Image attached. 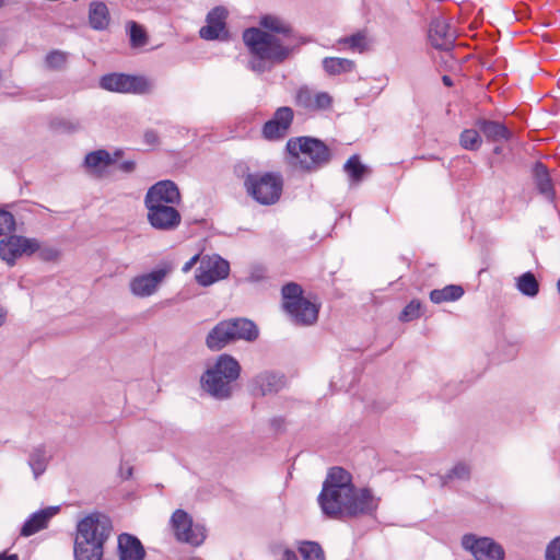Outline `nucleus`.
Wrapping results in <instances>:
<instances>
[{
    "label": "nucleus",
    "mask_w": 560,
    "mask_h": 560,
    "mask_svg": "<svg viewBox=\"0 0 560 560\" xmlns=\"http://www.w3.org/2000/svg\"><path fill=\"white\" fill-rule=\"evenodd\" d=\"M260 26L266 31L252 27L243 33V40L252 54L248 67L257 73L282 63L298 46L291 26L280 18L265 15L260 20Z\"/></svg>",
    "instance_id": "1"
},
{
    "label": "nucleus",
    "mask_w": 560,
    "mask_h": 560,
    "mask_svg": "<svg viewBox=\"0 0 560 560\" xmlns=\"http://www.w3.org/2000/svg\"><path fill=\"white\" fill-rule=\"evenodd\" d=\"M180 192L172 180H160L152 185L144 197L147 220L158 231H174L182 223L180 212L176 206L180 203Z\"/></svg>",
    "instance_id": "2"
},
{
    "label": "nucleus",
    "mask_w": 560,
    "mask_h": 560,
    "mask_svg": "<svg viewBox=\"0 0 560 560\" xmlns=\"http://www.w3.org/2000/svg\"><path fill=\"white\" fill-rule=\"evenodd\" d=\"M110 530V520L100 513L90 514L80 521L74 541L75 560H101L103 545Z\"/></svg>",
    "instance_id": "3"
},
{
    "label": "nucleus",
    "mask_w": 560,
    "mask_h": 560,
    "mask_svg": "<svg viewBox=\"0 0 560 560\" xmlns=\"http://www.w3.org/2000/svg\"><path fill=\"white\" fill-rule=\"evenodd\" d=\"M285 148L289 163L306 172L317 171L331 159L329 148L322 140L312 137L291 138Z\"/></svg>",
    "instance_id": "4"
},
{
    "label": "nucleus",
    "mask_w": 560,
    "mask_h": 560,
    "mask_svg": "<svg viewBox=\"0 0 560 560\" xmlns=\"http://www.w3.org/2000/svg\"><path fill=\"white\" fill-rule=\"evenodd\" d=\"M259 337L257 325L246 317H233L219 322L207 335L206 346L211 351H220L238 340L254 342Z\"/></svg>",
    "instance_id": "5"
},
{
    "label": "nucleus",
    "mask_w": 560,
    "mask_h": 560,
    "mask_svg": "<svg viewBox=\"0 0 560 560\" xmlns=\"http://www.w3.org/2000/svg\"><path fill=\"white\" fill-rule=\"evenodd\" d=\"M241 373V365L232 355L223 353L201 376L202 388L217 399H226L232 395V383Z\"/></svg>",
    "instance_id": "6"
},
{
    "label": "nucleus",
    "mask_w": 560,
    "mask_h": 560,
    "mask_svg": "<svg viewBox=\"0 0 560 560\" xmlns=\"http://www.w3.org/2000/svg\"><path fill=\"white\" fill-rule=\"evenodd\" d=\"M244 186L247 194L257 202L273 205L281 196L283 180L277 173H255L245 177Z\"/></svg>",
    "instance_id": "7"
},
{
    "label": "nucleus",
    "mask_w": 560,
    "mask_h": 560,
    "mask_svg": "<svg viewBox=\"0 0 560 560\" xmlns=\"http://www.w3.org/2000/svg\"><path fill=\"white\" fill-rule=\"evenodd\" d=\"M171 264H162L150 272L133 277L129 282L130 293L140 299L154 295L168 275L172 272Z\"/></svg>",
    "instance_id": "8"
},
{
    "label": "nucleus",
    "mask_w": 560,
    "mask_h": 560,
    "mask_svg": "<svg viewBox=\"0 0 560 560\" xmlns=\"http://www.w3.org/2000/svg\"><path fill=\"white\" fill-rule=\"evenodd\" d=\"M171 527L176 540L189 544L194 547L200 546L206 539V528L200 524H194L189 514L178 509L171 517Z\"/></svg>",
    "instance_id": "9"
},
{
    "label": "nucleus",
    "mask_w": 560,
    "mask_h": 560,
    "mask_svg": "<svg viewBox=\"0 0 560 560\" xmlns=\"http://www.w3.org/2000/svg\"><path fill=\"white\" fill-rule=\"evenodd\" d=\"M102 89L118 93L144 94L152 90L151 82L144 77L124 73H109L101 78Z\"/></svg>",
    "instance_id": "10"
},
{
    "label": "nucleus",
    "mask_w": 560,
    "mask_h": 560,
    "mask_svg": "<svg viewBox=\"0 0 560 560\" xmlns=\"http://www.w3.org/2000/svg\"><path fill=\"white\" fill-rule=\"evenodd\" d=\"M462 547L476 560H504L503 547L490 537L465 534L462 537Z\"/></svg>",
    "instance_id": "11"
},
{
    "label": "nucleus",
    "mask_w": 560,
    "mask_h": 560,
    "mask_svg": "<svg viewBox=\"0 0 560 560\" xmlns=\"http://www.w3.org/2000/svg\"><path fill=\"white\" fill-rule=\"evenodd\" d=\"M39 249L40 245L36 238L10 235L0 241V258L9 266H13L23 255L31 256Z\"/></svg>",
    "instance_id": "12"
},
{
    "label": "nucleus",
    "mask_w": 560,
    "mask_h": 560,
    "mask_svg": "<svg viewBox=\"0 0 560 560\" xmlns=\"http://www.w3.org/2000/svg\"><path fill=\"white\" fill-rule=\"evenodd\" d=\"M347 502L346 517L371 516L377 511L381 498L369 488L353 487Z\"/></svg>",
    "instance_id": "13"
},
{
    "label": "nucleus",
    "mask_w": 560,
    "mask_h": 560,
    "mask_svg": "<svg viewBox=\"0 0 560 560\" xmlns=\"http://www.w3.org/2000/svg\"><path fill=\"white\" fill-rule=\"evenodd\" d=\"M230 264L218 255L203 256L200 259V266L196 271V281L208 287L229 276Z\"/></svg>",
    "instance_id": "14"
},
{
    "label": "nucleus",
    "mask_w": 560,
    "mask_h": 560,
    "mask_svg": "<svg viewBox=\"0 0 560 560\" xmlns=\"http://www.w3.org/2000/svg\"><path fill=\"white\" fill-rule=\"evenodd\" d=\"M351 492L329 490L322 488L317 498L322 512L329 518L343 520L346 518V509L348 499Z\"/></svg>",
    "instance_id": "15"
},
{
    "label": "nucleus",
    "mask_w": 560,
    "mask_h": 560,
    "mask_svg": "<svg viewBox=\"0 0 560 560\" xmlns=\"http://www.w3.org/2000/svg\"><path fill=\"white\" fill-rule=\"evenodd\" d=\"M228 10L223 7L213 8L206 18V25L199 31L201 38L207 40L225 39L228 37Z\"/></svg>",
    "instance_id": "16"
},
{
    "label": "nucleus",
    "mask_w": 560,
    "mask_h": 560,
    "mask_svg": "<svg viewBox=\"0 0 560 560\" xmlns=\"http://www.w3.org/2000/svg\"><path fill=\"white\" fill-rule=\"evenodd\" d=\"M294 113L291 107H279L273 117L265 122L262 127V135L268 140H278L283 138L293 121Z\"/></svg>",
    "instance_id": "17"
},
{
    "label": "nucleus",
    "mask_w": 560,
    "mask_h": 560,
    "mask_svg": "<svg viewBox=\"0 0 560 560\" xmlns=\"http://www.w3.org/2000/svg\"><path fill=\"white\" fill-rule=\"evenodd\" d=\"M296 106L306 110H326L332 106V97L327 92H315L304 85L298 89L294 97Z\"/></svg>",
    "instance_id": "18"
},
{
    "label": "nucleus",
    "mask_w": 560,
    "mask_h": 560,
    "mask_svg": "<svg viewBox=\"0 0 560 560\" xmlns=\"http://www.w3.org/2000/svg\"><path fill=\"white\" fill-rule=\"evenodd\" d=\"M429 38L435 48L448 51L454 46L455 31L444 19L435 18L430 25Z\"/></svg>",
    "instance_id": "19"
},
{
    "label": "nucleus",
    "mask_w": 560,
    "mask_h": 560,
    "mask_svg": "<svg viewBox=\"0 0 560 560\" xmlns=\"http://www.w3.org/2000/svg\"><path fill=\"white\" fill-rule=\"evenodd\" d=\"M285 312L295 324L313 325L318 318L319 305L304 299L298 304L290 303Z\"/></svg>",
    "instance_id": "20"
},
{
    "label": "nucleus",
    "mask_w": 560,
    "mask_h": 560,
    "mask_svg": "<svg viewBox=\"0 0 560 560\" xmlns=\"http://www.w3.org/2000/svg\"><path fill=\"white\" fill-rule=\"evenodd\" d=\"M119 150L110 154L106 150H96L86 154L84 165L89 171L97 176H102L108 166L114 165L120 156Z\"/></svg>",
    "instance_id": "21"
},
{
    "label": "nucleus",
    "mask_w": 560,
    "mask_h": 560,
    "mask_svg": "<svg viewBox=\"0 0 560 560\" xmlns=\"http://www.w3.org/2000/svg\"><path fill=\"white\" fill-rule=\"evenodd\" d=\"M252 386L254 394L265 396L279 392L284 386V377L278 373L265 371L254 377Z\"/></svg>",
    "instance_id": "22"
},
{
    "label": "nucleus",
    "mask_w": 560,
    "mask_h": 560,
    "mask_svg": "<svg viewBox=\"0 0 560 560\" xmlns=\"http://www.w3.org/2000/svg\"><path fill=\"white\" fill-rule=\"evenodd\" d=\"M119 560H143L145 550L141 541L130 534H121L118 537Z\"/></svg>",
    "instance_id": "23"
},
{
    "label": "nucleus",
    "mask_w": 560,
    "mask_h": 560,
    "mask_svg": "<svg viewBox=\"0 0 560 560\" xmlns=\"http://www.w3.org/2000/svg\"><path fill=\"white\" fill-rule=\"evenodd\" d=\"M58 512V508H47L32 514L24 523L21 535L24 537L32 536L47 527L48 521Z\"/></svg>",
    "instance_id": "24"
},
{
    "label": "nucleus",
    "mask_w": 560,
    "mask_h": 560,
    "mask_svg": "<svg viewBox=\"0 0 560 560\" xmlns=\"http://www.w3.org/2000/svg\"><path fill=\"white\" fill-rule=\"evenodd\" d=\"M353 487L352 476L341 467L330 468L323 483V488L347 492H351Z\"/></svg>",
    "instance_id": "25"
},
{
    "label": "nucleus",
    "mask_w": 560,
    "mask_h": 560,
    "mask_svg": "<svg viewBox=\"0 0 560 560\" xmlns=\"http://www.w3.org/2000/svg\"><path fill=\"white\" fill-rule=\"evenodd\" d=\"M476 126L492 142L508 141L512 137L508 127L499 121L479 119L476 121Z\"/></svg>",
    "instance_id": "26"
},
{
    "label": "nucleus",
    "mask_w": 560,
    "mask_h": 560,
    "mask_svg": "<svg viewBox=\"0 0 560 560\" xmlns=\"http://www.w3.org/2000/svg\"><path fill=\"white\" fill-rule=\"evenodd\" d=\"M110 21L109 10L102 1H93L89 7V23L93 30L104 31Z\"/></svg>",
    "instance_id": "27"
},
{
    "label": "nucleus",
    "mask_w": 560,
    "mask_h": 560,
    "mask_svg": "<svg viewBox=\"0 0 560 560\" xmlns=\"http://www.w3.org/2000/svg\"><path fill=\"white\" fill-rule=\"evenodd\" d=\"M534 175L539 192L552 200L555 198V189L546 165L540 162L536 163L534 167Z\"/></svg>",
    "instance_id": "28"
},
{
    "label": "nucleus",
    "mask_w": 560,
    "mask_h": 560,
    "mask_svg": "<svg viewBox=\"0 0 560 560\" xmlns=\"http://www.w3.org/2000/svg\"><path fill=\"white\" fill-rule=\"evenodd\" d=\"M49 459L50 456L47 454V451L43 445L35 447L30 453L28 466L31 467L35 479L45 472Z\"/></svg>",
    "instance_id": "29"
},
{
    "label": "nucleus",
    "mask_w": 560,
    "mask_h": 560,
    "mask_svg": "<svg viewBox=\"0 0 560 560\" xmlns=\"http://www.w3.org/2000/svg\"><path fill=\"white\" fill-rule=\"evenodd\" d=\"M464 294V289L460 285L450 284L443 289L432 290L430 293V300L440 304L443 302H451L460 299Z\"/></svg>",
    "instance_id": "30"
},
{
    "label": "nucleus",
    "mask_w": 560,
    "mask_h": 560,
    "mask_svg": "<svg viewBox=\"0 0 560 560\" xmlns=\"http://www.w3.org/2000/svg\"><path fill=\"white\" fill-rule=\"evenodd\" d=\"M324 70L330 75L350 72L354 69V62L347 58L326 57L323 60Z\"/></svg>",
    "instance_id": "31"
},
{
    "label": "nucleus",
    "mask_w": 560,
    "mask_h": 560,
    "mask_svg": "<svg viewBox=\"0 0 560 560\" xmlns=\"http://www.w3.org/2000/svg\"><path fill=\"white\" fill-rule=\"evenodd\" d=\"M343 171L352 183H360L369 172L368 167L360 161V156L354 154L350 156L343 165Z\"/></svg>",
    "instance_id": "32"
},
{
    "label": "nucleus",
    "mask_w": 560,
    "mask_h": 560,
    "mask_svg": "<svg viewBox=\"0 0 560 560\" xmlns=\"http://www.w3.org/2000/svg\"><path fill=\"white\" fill-rule=\"evenodd\" d=\"M517 290L526 296H536L539 292V283L530 271L523 273L516 280Z\"/></svg>",
    "instance_id": "33"
},
{
    "label": "nucleus",
    "mask_w": 560,
    "mask_h": 560,
    "mask_svg": "<svg viewBox=\"0 0 560 560\" xmlns=\"http://www.w3.org/2000/svg\"><path fill=\"white\" fill-rule=\"evenodd\" d=\"M470 477V467L465 463H457L447 474L439 476L442 487L454 479L467 480Z\"/></svg>",
    "instance_id": "34"
},
{
    "label": "nucleus",
    "mask_w": 560,
    "mask_h": 560,
    "mask_svg": "<svg viewBox=\"0 0 560 560\" xmlns=\"http://www.w3.org/2000/svg\"><path fill=\"white\" fill-rule=\"evenodd\" d=\"M69 54L59 49L49 51L45 57V67L49 70H62L66 68Z\"/></svg>",
    "instance_id": "35"
},
{
    "label": "nucleus",
    "mask_w": 560,
    "mask_h": 560,
    "mask_svg": "<svg viewBox=\"0 0 560 560\" xmlns=\"http://www.w3.org/2000/svg\"><path fill=\"white\" fill-rule=\"evenodd\" d=\"M283 308L288 310L290 303H296L303 301L305 298L302 296V288L298 283L290 282L282 288Z\"/></svg>",
    "instance_id": "36"
},
{
    "label": "nucleus",
    "mask_w": 560,
    "mask_h": 560,
    "mask_svg": "<svg viewBox=\"0 0 560 560\" xmlns=\"http://www.w3.org/2000/svg\"><path fill=\"white\" fill-rule=\"evenodd\" d=\"M459 143L466 150L476 151L480 148L482 139L478 130L465 129L459 136Z\"/></svg>",
    "instance_id": "37"
},
{
    "label": "nucleus",
    "mask_w": 560,
    "mask_h": 560,
    "mask_svg": "<svg viewBox=\"0 0 560 560\" xmlns=\"http://www.w3.org/2000/svg\"><path fill=\"white\" fill-rule=\"evenodd\" d=\"M339 44L347 46L353 51L362 52L368 47L366 36L363 32H358L353 35L342 37L338 40Z\"/></svg>",
    "instance_id": "38"
},
{
    "label": "nucleus",
    "mask_w": 560,
    "mask_h": 560,
    "mask_svg": "<svg viewBox=\"0 0 560 560\" xmlns=\"http://www.w3.org/2000/svg\"><path fill=\"white\" fill-rule=\"evenodd\" d=\"M299 551L303 560H325L324 551L317 542L304 541L301 544Z\"/></svg>",
    "instance_id": "39"
},
{
    "label": "nucleus",
    "mask_w": 560,
    "mask_h": 560,
    "mask_svg": "<svg viewBox=\"0 0 560 560\" xmlns=\"http://www.w3.org/2000/svg\"><path fill=\"white\" fill-rule=\"evenodd\" d=\"M130 44L132 47H141L147 43V34L144 30L136 22L128 23Z\"/></svg>",
    "instance_id": "40"
},
{
    "label": "nucleus",
    "mask_w": 560,
    "mask_h": 560,
    "mask_svg": "<svg viewBox=\"0 0 560 560\" xmlns=\"http://www.w3.org/2000/svg\"><path fill=\"white\" fill-rule=\"evenodd\" d=\"M421 315V304L417 300H412L409 304L405 306L399 315V319L402 322L413 320Z\"/></svg>",
    "instance_id": "41"
},
{
    "label": "nucleus",
    "mask_w": 560,
    "mask_h": 560,
    "mask_svg": "<svg viewBox=\"0 0 560 560\" xmlns=\"http://www.w3.org/2000/svg\"><path fill=\"white\" fill-rule=\"evenodd\" d=\"M15 230V219L13 214L0 208V236L11 233Z\"/></svg>",
    "instance_id": "42"
},
{
    "label": "nucleus",
    "mask_w": 560,
    "mask_h": 560,
    "mask_svg": "<svg viewBox=\"0 0 560 560\" xmlns=\"http://www.w3.org/2000/svg\"><path fill=\"white\" fill-rule=\"evenodd\" d=\"M545 558L546 560H560V536L548 544Z\"/></svg>",
    "instance_id": "43"
},
{
    "label": "nucleus",
    "mask_w": 560,
    "mask_h": 560,
    "mask_svg": "<svg viewBox=\"0 0 560 560\" xmlns=\"http://www.w3.org/2000/svg\"><path fill=\"white\" fill-rule=\"evenodd\" d=\"M116 165V168L119 170L122 173H132L136 170V162L135 161H124L118 163V161L114 164Z\"/></svg>",
    "instance_id": "44"
},
{
    "label": "nucleus",
    "mask_w": 560,
    "mask_h": 560,
    "mask_svg": "<svg viewBox=\"0 0 560 560\" xmlns=\"http://www.w3.org/2000/svg\"><path fill=\"white\" fill-rule=\"evenodd\" d=\"M143 137L148 145H155L159 142V136L154 130H147Z\"/></svg>",
    "instance_id": "45"
},
{
    "label": "nucleus",
    "mask_w": 560,
    "mask_h": 560,
    "mask_svg": "<svg viewBox=\"0 0 560 560\" xmlns=\"http://www.w3.org/2000/svg\"><path fill=\"white\" fill-rule=\"evenodd\" d=\"M57 250L54 248H45L40 250V257L45 260H50L57 257Z\"/></svg>",
    "instance_id": "46"
},
{
    "label": "nucleus",
    "mask_w": 560,
    "mask_h": 560,
    "mask_svg": "<svg viewBox=\"0 0 560 560\" xmlns=\"http://www.w3.org/2000/svg\"><path fill=\"white\" fill-rule=\"evenodd\" d=\"M199 259H200L199 255L192 256L187 262H185V265L183 266L182 270L184 272L190 271L191 268L198 262Z\"/></svg>",
    "instance_id": "47"
},
{
    "label": "nucleus",
    "mask_w": 560,
    "mask_h": 560,
    "mask_svg": "<svg viewBox=\"0 0 560 560\" xmlns=\"http://www.w3.org/2000/svg\"><path fill=\"white\" fill-rule=\"evenodd\" d=\"M282 560H299V559L294 551L287 549L282 553Z\"/></svg>",
    "instance_id": "48"
},
{
    "label": "nucleus",
    "mask_w": 560,
    "mask_h": 560,
    "mask_svg": "<svg viewBox=\"0 0 560 560\" xmlns=\"http://www.w3.org/2000/svg\"><path fill=\"white\" fill-rule=\"evenodd\" d=\"M0 560H19V557L16 555H0Z\"/></svg>",
    "instance_id": "49"
},
{
    "label": "nucleus",
    "mask_w": 560,
    "mask_h": 560,
    "mask_svg": "<svg viewBox=\"0 0 560 560\" xmlns=\"http://www.w3.org/2000/svg\"><path fill=\"white\" fill-rule=\"evenodd\" d=\"M7 312L3 308H0V326H2L5 322Z\"/></svg>",
    "instance_id": "50"
},
{
    "label": "nucleus",
    "mask_w": 560,
    "mask_h": 560,
    "mask_svg": "<svg viewBox=\"0 0 560 560\" xmlns=\"http://www.w3.org/2000/svg\"><path fill=\"white\" fill-rule=\"evenodd\" d=\"M442 81H443V83H444L446 86H452V85H453V81H452V79H451L448 75H444V77L442 78Z\"/></svg>",
    "instance_id": "51"
},
{
    "label": "nucleus",
    "mask_w": 560,
    "mask_h": 560,
    "mask_svg": "<svg viewBox=\"0 0 560 560\" xmlns=\"http://www.w3.org/2000/svg\"><path fill=\"white\" fill-rule=\"evenodd\" d=\"M126 474H127V475H126V478L131 477V475H132V468H131V467H128V469L126 470Z\"/></svg>",
    "instance_id": "52"
},
{
    "label": "nucleus",
    "mask_w": 560,
    "mask_h": 560,
    "mask_svg": "<svg viewBox=\"0 0 560 560\" xmlns=\"http://www.w3.org/2000/svg\"><path fill=\"white\" fill-rule=\"evenodd\" d=\"M494 153L495 154H500L501 153V148L500 147H495L494 148Z\"/></svg>",
    "instance_id": "53"
},
{
    "label": "nucleus",
    "mask_w": 560,
    "mask_h": 560,
    "mask_svg": "<svg viewBox=\"0 0 560 560\" xmlns=\"http://www.w3.org/2000/svg\"><path fill=\"white\" fill-rule=\"evenodd\" d=\"M3 5H4V1L0 0V8H2Z\"/></svg>",
    "instance_id": "54"
},
{
    "label": "nucleus",
    "mask_w": 560,
    "mask_h": 560,
    "mask_svg": "<svg viewBox=\"0 0 560 560\" xmlns=\"http://www.w3.org/2000/svg\"><path fill=\"white\" fill-rule=\"evenodd\" d=\"M558 291L560 293V280L558 281Z\"/></svg>",
    "instance_id": "55"
}]
</instances>
